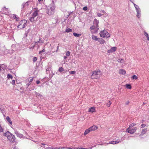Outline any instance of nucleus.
I'll return each mask as SVG.
<instances>
[{
	"label": "nucleus",
	"mask_w": 149,
	"mask_h": 149,
	"mask_svg": "<svg viewBox=\"0 0 149 149\" xmlns=\"http://www.w3.org/2000/svg\"><path fill=\"white\" fill-rule=\"evenodd\" d=\"M55 9V4H50L47 7V13L50 16L53 15L54 13Z\"/></svg>",
	"instance_id": "nucleus-1"
},
{
	"label": "nucleus",
	"mask_w": 149,
	"mask_h": 149,
	"mask_svg": "<svg viewBox=\"0 0 149 149\" xmlns=\"http://www.w3.org/2000/svg\"><path fill=\"white\" fill-rule=\"evenodd\" d=\"M39 11L36 10L34 11L33 13L32 17L30 18V20L31 22H33L35 21H37L38 17V13Z\"/></svg>",
	"instance_id": "nucleus-2"
},
{
	"label": "nucleus",
	"mask_w": 149,
	"mask_h": 149,
	"mask_svg": "<svg viewBox=\"0 0 149 149\" xmlns=\"http://www.w3.org/2000/svg\"><path fill=\"white\" fill-rule=\"evenodd\" d=\"M27 26V21L25 19L22 20L19 22L17 27L19 29L25 28Z\"/></svg>",
	"instance_id": "nucleus-3"
},
{
	"label": "nucleus",
	"mask_w": 149,
	"mask_h": 149,
	"mask_svg": "<svg viewBox=\"0 0 149 149\" xmlns=\"http://www.w3.org/2000/svg\"><path fill=\"white\" fill-rule=\"evenodd\" d=\"M100 36L102 38H108L110 37V34L105 30H104L100 32Z\"/></svg>",
	"instance_id": "nucleus-4"
},
{
	"label": "nucleus",
	"mask_w": 149,
	"mask_h": 149,
	"mask_svg": "<svg viewBox=\"0 0 149 149\" xmlns=\"http://www.w3.org/2000/svg\"><path fill=\"white\" fill-rule=\"evenodd\" d=\"M131 2L133 4L134 7L135 8L136 10L137 13L136 16L138 18H139L141 16V11L139 6L135 4L132 1Z\"/></svg>",
	"instance_id": "nucleus-5"
},
{
	"label": "nucleus",
	"mask_w": 149,
	"mask_h": 149,
	"mask_svg": "<svg viewBox=\"0 0 149 149\" xmlns=\"http://www.w3.org/2000/svg\"><path fill=\"white\" fill-rule=\"evenodd\" d=\"M137 129L136 127H132V128H128L126 130V132L130 134L134 133Z\"/></svg>",
	"instance_id": "nucleus-6"
},
{
	"label": "nucleus",
	"mask_w": 149,
	"mask_h": 149,
	"mask_svg": "<svg viewBox=\"0 0 149 149\" xmlns=\"http://www.w3.org/2000/svg\"><path fill=\"white\" fill-rule=\"evenodd\" d=\"M12 47L14 51L20 49H21L19 44H18L13 45L12 46Z\"/></svg>",
	"instance_id": "nucleus-7"
},
{
	"label": "nucleus",
	"mask_w": 149,
	"mask_h": 149,
	"mask_svg": "<svg viewBox=\"0 0 149 149\" xmlns=\"http://www.w3.org/2000/svg\"><path fill=\"white\" fill-rule=\"evenodd\" d=\"M33 78L29 77L26 79V83L27 87H28L31 84V82L33 80Z\"/></svg>",
	"instance_id": "nucleus-8"
},
{
	"label": "nucleus",
	"mask_w": 149,
	"mask_h": 149,
	"mask_svg": "<svg viewBox=\"0 0 149 149\" xmlns=\"http://www.w3.org/2000/svg\"><path fill=\"white\" fill-rule=\"evenodd\" d=\"M41 39L39 38V41L36 42H34V44L32 47H35V45H37L38 48L40 47V45H42V43H43V42L42 40H41Z\"/></svg>",
	"instance_id": "nucleus-9"
},
{
	"label": "nucleus",
	"mask_w": 149,
	"mask_h": 149,
	"mask_svg": "<svg viewBox=\"0 0 149 149\" xmlns=\"http://www.w3.org/2000/svg\"><path fill=\"white\" fill-rule=\"evenodd\" d=\"M6 67V65L4 64H0V74H4V70Z\"/></svg>",
	"instance_id": "nucleus-10"
},
{
	"label": "nucleus",
	"mask_w": 149,
	"mask_h": 149,
	"mask_svg": "<svg viewBox=\"0 0 149 149\" xmlns=\"http://www.w3.org/2000/svg\"><path fill=\"white\" fill-rule=\"evenodd\" d=\"M15 136L12 134L8 139L10 142L13 143L15 142Z\"/></svg>",
	"instance_id": "nucleus-11"
},
{
	"label": "nucleus",
	"mask_w": 149,
	"mask_h": 149,
	"mask_svg": "<svg viewBox=\"0 0 149 149\" xmlns=\"http://www.w3.org/2000/svg\"><path fill=\"white\" fill-rule=\"evenodd\" d=\"M15 134L17 137L20 138H22L23 137V135L22 134L19 133L17 130H15Z\"/></svg>",
	"instance_id": "nucleus-12"
},
{
	"label": "nucleus",
	"mask_w": 149,
	"mask_h": 149,
	"mask_svg": "<svg viewBox=\"0 0 149 149\" xmlns=\"http://www.w3.org/2000/svg\"><path fill=\"white\" fill-rule=\"evenodd\" d=\"M12 134L9 131H7L5 133H3V135L7 137L8 139V138L12 135Z\"/></svg>",
	"instance_id": "nucleus-13"
},
{
	"label": "nucleus",
	"mask_w": 149,
	"mask_h": 149,
	"mask_svg": "<svg viewBox=\"0 0 149 149\" xmlns=\"http://www.w3.org/2000/svg\"><path fill=\"white\" fill-rule=\"evenodd\" d=\"M147 131V128H146L142 129L140 134L139 135V136H143L144 134H145Z\"/></svg>",
	"instance_id": "nucleus-14"
},
{
	"label": "nucleus",
	"mask_w": 149,
	"mask_h": 149,
	"mask_svg": "<svg viewBox=\"0 0 149 149\" xmlns=\"http://www.w3.org/2000/svg\"><path fill=\"white\" fill-rule=\"evenodd\" d=\"M101 74V72H100V70H99L98 69L93 72V74Z\"/></svg>",
	"instance_id": "nucleus-15"
},
{
	"label": "nucleus",
	"mask_w": 149,
	"mask_h": 149,
	"mask_svg": "<svg viewBox=\"0 0 149 149\" xmlns=\"http://www.w3.org/2000/svg\"><path fill=\"white\" fill-rule=\"evenodd\" d=\"M99 23V21L97 20L96 19H94L93 21L94 26H97V27H98V24Z\"/></svg>",
	"instance_id": "nucleus-16"
},
{
	"label": "nucleus",
	"mask_w": 149,
	"mask_h": 149,
	"mask_svg": "<svg viewBox=\"0 0 149 149\" xmlns=\"http://www.w3.org/2000/svg\"><path fill=\"white\" fill-rule=\"evenodd\" d=\"M119 73L120 74H125L126 73V71L124 69H120L119 70Z\"/></svg>",
	"instance_id": "nucleus-17"
},
{
	"label": "nucleus",
	"mask_w": 149,
	"mask_h": 149,
	"mask_svg": "<svg viewBox=\"0 0 149 149\" xmlns=\"http://www.w3.org/2000/svg\"><path fill=\"white\" fill-rule=\"evenodd\" d=\"M91 131L96 130L97 128V126L94 125L89 128Z\"/></svg>",
	"instance_id": "nucleus-18"
},
{
	"label": "nucleus",
	"mask_w": 149,
	"mask_h": 149,
	"mask_svg": "<svg viewBox=\"0 0 149 149\" xmlns=\"http://www.w3.org/2000/svg\"><path fill=\"white\" fill-rule=\"evenodd\" d=\"M90 30H96L97 31L99 29V28L97 26H92L90 27Z\"/></svg>",
	"instance_id": "nucleus-19"
},
{
	"label": "nucleus",
	"mask_w": 149,
	"mask_h": 149,
	"mask_svg": "<svg viewBox=\"0 0 149 149\" xmlns=\"http://www.w3.org/2000/svg\"><path fill=\"white\" fill-rule=\"evenodd\" d=\"M95 108L94 107H93L89 109L88 112L93 113L95 112Z\"/></svg>",
	"instance_id": "nucleus-20"
},
{
	"label": "nucleus",
	"mask_w": 149,
	"mask_h": 149,
	"mask_svg": "<svg viewBox=\"0 0 149 149\" xmlns=\"http://www.w3.org/2000/svg\"><path fill=\"white\" fill-rule=\"evenodd\" d=\"M98 41L101 44H104L105 42L104 40L103 39L100 38H98Z\"/></svg>",
	"instance_id": "nucleus-21"
},
{
	"label": "nucleus",
	"mask_w": 149,
	"mask_h": 149,
	"mask_svg": "<svg viewBox=\"0 0 149 149\" xmlns=\"http://www.w3.org/2000/svg\"><path fill=\"white\" fill-rule=\"evenodd\" d=\"M11 17L12 18L16 19L17 21L18 20V17L15 15H11Z\"/></svg>",
	"instance_id": "nucleus-22"
},
{
	"label": "nucleus",
	"mask_w": 149,
	"mask_h": 149,
	"mask_svg": "<svg viewBox=\"0 0 149 149\" xmlns=\"http://www.w3.org/2000/svg\"><path fill=\"white\" fill-rule=\"evenodd\" d=\"M91 132V130H90V129L88 128V129H86L85 131L84 135L85 136L86 135H87L88 134L89 132Z\"/></svg>",
	"instance_id": "nucleus-23"
},
{
	"label": "nucleus",
	"mask_w": 149,
	"mask_h": 149,
	"mask_svg": "<svg viewBox=\"0 0 149 149\" xmlns=\"http://www.w3.org/2000/svg\"><path fill=\"white\" fill-rule=\"evenodd\" d=\"M143 33L145 36L147 38V40H149V35L145 31H144Z\"/></svg>",
	"instance_id": "nucleus-24"
},
{
	"label": "nucleus",
	"mask_w": 149,
	"mask_h": 149,
	"mask_svg": "<svg viewBox=\"0 0 149 149\" xmlns=\"http://www.w3.org/2000/svg\"><path fill=\"white\" fill-rule=\"evenodd\" d=\"M4 107L2 105L0 106V110L1 112L2 113H3L4 112Z\"/></svg>",
	"instance_id": "nucleus-25"
},
{
	"label": "nucleus",
	"mask_w": 149,
	"mask_h": 149,
	"mask_svg": "<svg viewBox=\"0 0 149 149\" xmlns=\"http://www.w3.org/2000/svg\"><path fill=\"white\" fill-rule=\"evenodd\" d=\"M6 120H7V121L10 124H12V122L11 120V119L9 116H7L6 117Z\"/></svg>",
	"instance_id": "nucleus-26"
},
{
	"label": "nucleus",
	"mask_w": 149,
	"mask_h": 149,
	"mask_svg": "<svg viewBox=\"0 0 149 149\" xmlns=\"http://www.w3.org/2000/svg\"><path fill=\"white\" fill-rule=\"evenodd\" d=\"M118 61L121 63H124L125 61L123 59L120 58L118 59Z\"/></svg>",
	"instance_id": "nucleus-27"
},
{
	"label": "nucleus",
	"mask_w": 149,
	"mask_h": 149,
	"mask_svg": "<svg viewBox=\"0 0 149 149\" xmlns=\"http://www.w3.org/2000/svg\"><path fill=\"white\" fill-rule=\"evenodd\" d=\"M51 70L50 68H48L46 69V73L47 74H52V72L50 71V70Z\"/></svg>",
	"instance_id": "nucleus-28"
},
{
	"label": "nucleus",
	"mask_w": 149,
	"mask_h": 149,
	"mask_svg": "<svg viewBox=\"0 0 149 149\" xmlns=\"http://www.w3.org/2000/svg\"><path fill=\"white\" fill-rule=\"evenodd\" d=\"M73 35L74 36L76 37H78L81 36V34H78L76 33H73Z\"/></svg>",
	"instance_id": "nucleus-29"
},
{
	"label": "nucleus",
	"mask_w": 149,
	"mask_h": 149,
	"mask_svg": "<svg viewBox=\"0 0 149 149\" xmlns=\"http://www.w3.org/2000/svg\"><path fill=\"white\" fill-rule=\"evenodd\" d=\"M92 38L93 40H98V38H97L96 36H95L94 35H92Z\"/></svg>",
	"instance_id": "nucleus-30"
},
{
	"label": "nucleus",
	"mask_w": 149,
	"mask_h": 149,
	"mask_svg": "<svg viewBox=\"0 0 149 149\" xmlns=\"http://www.w3.org/2000/svg\"><path fill=\"white\" fill-rule=\"evenodd\" d=\"M127 88L131 89L132 87L130 84H127L125 85Z\"/></svg>",
	"instance_id": "nucleus-31"
},
{
	"label": "nucleus",
	"mask_w": 149,
	"mask_h": 149,
	"mask_svg": "<svg viewBox=\"0 0 149 149\" xmlns=\"http://www.w3.org/2000/svg\"><path fill=\"white\" fill-rule=\"evenodd\" d=\"M34 44V42H33L31 44V45L29 47V48L30 49H33L34 48V47H32V46H33V45Z\"/></svg>",
	"instance_id": "nucleus-32"
},
{
	"label": "nucleus",
	"mask_w": 149,
	"mask_h": 149,
	"mask_svg": "<svg viewBox=\"0 0 149 149\" xmlns=\"http://www.w3.org/2000/svg\"><path fill=\"white\" fill-rule=\"evenodd\" d=\"M111 49L112 52H113L116 51V47H112L111 48Z\"/></svg>",
	"instance_id": "nucleus-33"
},
{
	"label": "nucleus",
	"mask_w": 149,
	"mask_h": 149,
	"mask_svg": "<svg viewBox=\"0 0 149 149\" xmlns=\"http://www.w3.org/2000/svg\"><path fill=\"white\" fill-rule=\"evenodd\" d=\"M3 128L0 125V133L3 132Z\"/></svg>",
	"instance_id": "nucleus-34"
},
{
	"label": "nucleus",
	"mask_w": 149,
	"mask_h": 149,
	"mask_svg": "<svg viewBox=\"0 0 149 149\" xmlns=\"http://www.w3.org/2000/svg\"><path fill=\"white\" fill-rule=\"evenodd\" d=\"M72 31V29H71L68 28L66 29L65 30V32L67 33H69Z\"/></svg>",
	"instance_id": "nucleus-35"
},
{
	"label": "nucleus",
	"mask_w": 149,
	"mask_h": 149,
	"mask_svg": "<svg viewBox=\"0 0 149 149\" xmlns=\"http://www.w3.org/2000/svg\"><path fill=\"white\" fill-rule=\"evenodd\" d=\"M141 128H144L146 127H148V125H146L144 124H142L141 125Z\"/></svg>",
	"instance_id": "nucleus-36"
},
{
	"label": "nucleus",
	"mask_w": 149,
	"mask_h": 149,
	"mask_svg": "<svg viewBox=\"0 0 149 149\" xmlns=\"http://www.w3.org/2000/svg\"><path fill=\"white\" fill-rule=\"evenodd\" d=\"M109 144H115L116 143L115 142V141H110L109 143H107V145Z\"/></svg>",
	"instance_id": "nucleus-37"
},
{
	"label": "nucleus",
	"mask_w": 149,
	"mask_h": 149,
	"mask_svg": "<svg viewBox=\"0 0 149 149\" xmlns=\"http://www.w3.org/2000/svg\"><path fill=\"white\" fill-rule=\"evenodd\" d=\"M132 79H136L138 77L136 75H133L131 77Z\"/></svg>",
	"instance_id": "nucleus-38"
},
{
	"label": "nucleus",
	"mask_w": 149,
	"mask_h": 149,
	"mask_svg": "<svg viewBox=\"0 0 149 149\" xmlns=\"http://www.w3.org/2000/svg\"><path fill=\"white\" fill-rule=\"evenodd\" d=\"M111 104V102L110 101H108V103H107V107H109Z\"/></svg>",
	"instance_id": "nucleus-39"
},
{
	"label": "nucleus",
	"mask_w": 149,
	"mask_h": 149,
	"mask_svg": "<svg viewBox=\"0 0 149 149\" xmlns=\"http://www.w3.org/2000/svg\"><path fill=\"white\" fill-rule=\"evenodd\" d=\"M44 148H48V149H57V148H54L53 147H46L45 146Z\"/></svg>",
	"instance_id": "nucleus-40"
},
{
	"label": "nucleus",
	"mask_w": 149,
	"mask_h": 149,
	"mask_svg": "<svg viewBox=\"0 0 149 149\" xmlns=\"http://www.w3.org/2000/svg\"><path fill=\"white\" fill-rule=\"evenodd\" d=\"M92 34H94L95 33H96L97 31H96V30H90Z\"/></svg>",
	"instance_id": "nucleus-41"
},
{
	"label": "nucleus",
	"mask_w": 149,
	"mask_h": 149,
	"mask_svg": "<svg viewBox=\"0 0 149 149\" xmlns=\"http://www.w3.org/2000/svg\"><path fill=\"white\" fill-rule=\"evenodd\" d=\"M70 52L69 51L66 52V55L67 56H70Z\"/></svg>",
	"instance_id": "nucleus-42"
},
{
	"label": "nucleus",
	"mask_w": 149,
	"mask_h": 149,
	"mask_svg": "<svg viewBox=\"0 0 149 149\" xmlns=\"http://www.w3.org/2000/svg\"><path fill=\"white\" fill-rule=\"evenodd\" d=\"M63 70H63V68L62 67L58 69V71L60 72H62Z\"/></svg>",
	"instance_id": "nucleus-43"
},
{
	"label": "nucleus",
	"mask_w": 149,
	"mask_h": 149,
	"mask_svg": "<svg viewBox=\"0 0 149 149\" xmlns=\"http://www.w3.org/2000/svg\"><path fill=\"white\" fill-rule=\"evenodd\" d=\"M69 73L71 74H74L76 73V72L74 71H73L69 72Z\"/></svg>",
	"instance_id": "nucleus-44"
},
{
	"label": "nucleus",
	"mask_w": 149,
	"mask_h": 149,
	"mask_svg": "<svg viewBox=\"0 0 149 149\" xmlns=\"http://www.w3.org/2000/svg\"><path fill=\"white\" fill-rule=\"evenodd\" d=\"M97 15L99 17H101L103 15H102V14L101 13H97Z\"/></svg>",
	"instance_id": "nucleus-45"
},
{
	"label": "nucleus",
	"mask_w": 149,
	"mask_h": 149,
	"mask_svg": "<svg viewBox=\"0 0 149 149\" xmlns=\"http://www.w3.org/2000/svg\"><path fill=\"white\" fill-rule=\"evenodd\" d=\"M7 78L8 79L11 78L12 79L13 78V77L12 75H7Z\"/></svg>",
	"instance_id": "nucleus-46"
},
{
	"label": "nucleus",
	"mask_w": 149,
	"mask_h": 149,
	"mask_svg": "<svg viewBox=\"0 0 149 149\" xmlns=\"http://www.w3.org/2000/svg\"><path fill=\"white\" fill-rule=\"evenodd\" d=\"M37 59L36 57H34L33 59V61L34 62H35L37 60Z\"/></svg>",
	"instance_id": "nucleus-47"
},
{
	"label": "nucleus",
	"mask_w": 149,
	"mask_h": 149,
	"mask_svg": "<svg viewBox=\"0 0 149 149\" xmlns=\"http://www.w3.org/2000/svg\"><path fill=\"white\" fill-rule=\"evenodd\" d=\"M45 52V49H43L42 50L40 51L39 52V54H41L42 53V52Z\"/></svg>",
	"instance_id": "nucleus-48"
},
{
	"label": "nucleus",
	"mask_w": 149,
	"mask_h": 149,
	"mask_svg": "<svg viewBox=\"0 0 149 149\" xmlns=\"http://www.w3.org/2000/svg\"><path fill=\"white\" fill-rule=\"evenodd\" d=\"M100 13H101L102 15H104L105 13V12L103 10H102L100 11Z\"/></svg>",
	"instance_id": "nucleus-49"
},
{
	"label": "nucleus",
	"mask_w": 149,
	"mask_h": 149,
	"mask_svg": "<svg viewBox=\"0 0 149 149\" xmlns=\"http://www.w3.org/2000/svg\"><path fill=\"white\" fill-rule=\"evenodd\" d=\"M88 9V8L86 6H85L83 8V10H84L86 11Z\"/></svg>",
	"instance_id": "nucleus-50"
},
{
	"label": "nucleus",
	"mask_w": 149,
	"mask_h": 149,
	"mask_svg": "<svg viewBox=\"0 0 149 149\" xmlns=\"http://www.w3.org/2000/svg\"><path fill=\"white\" fill-rule=\"evenodd\" d=\"M15 80H12V82H11V83L13 85H14L15 84Z\"/></svg>",
	"instance_id": "nucleus-51"
},
{
	"label": "nucleus",
	"mask_w": 149,
	"mask_h": 149,
	"mask_svg": "<svg viewBox=\"0 0 149 149\" xmlns=\"http://www.w3.org/2000/svg\"><path fill=\"white\" fill-rule=\"evenodd\" d=\"M134 124H131L130 126H129V127L128 128H132V127L134 126Z\"/></svg>",
	"instance_id": "nucleus-52"
},
{
	"label": "nucleus",
	"mask_w": 149,
	"mask_h": 149,
	"mask_svg": "<svg viewBox=\"0 0 149 149\" xmlns=\"http://www.w3.org/2000/svg\"><path fill=\"white\" fill-rule=\"evenodd\" d=\"M121 141H120V140H117V141H115V143H116V144L118 143H119Z\"/></svg>",
	"instance_id": "nucleus-53"
},
{
	"label": "nucleus",
	"mask_w": 149,
	"mask_h": 149,
	"mask_svg": "<svg viewBox=\"0 0 149 149\" xmlns=\"http://www.w3.org/2000/svg\"><path fill=\"white\" fill-rule=\"evenodd\" d=\"M66 148L69 149H77V148H74L73 147L72 148H70V147H66Z\"/></svg>",
	"instance_id": "nucleus-54"
},
{
	"label": "nucleus",
	"mask_w": 149,
	"mask_h": 149,
	"mask_svg": "<svg viewBox=\"0 0 149 149\" xmlns=\"http://www.w3.org/2000/svg\"><path fill=\"white\" fill-rule=\"evenodd\" d=\"M107 52L109 53H111V52H113L112 50H111V49H109L108 50Z\"/></svg>",
	"instance_id": "nucleus-55"
},
{
	"label": "nucleus",
	"mask_w": 149,
	"mask_h": 149,
	"mask_svg": "<svg viewBox=\"0 0 149 149\" xmlns=\"http://www.w3.org/2000/svg\"><path fill=\"white\" fill-rule=\"evenodd\" d=\"M44 1V0H38V1L40 3H42Z\"/></svg>",
	"instance_id": "nucleus-56"
},
{
	"label": "nucleus",
	"mask_w": 149,
	"mask_h": 149,
	"mask_svg": "<svg viewBox=\"0 0 149 149\" xmlns=\"http://www.w3.org/2000/svg\"><path fill=\"white\" fill-rule=\"evenodd\" d=\"M57 149H63V148H66V147H57Z\"/></svg>",
	"instance_id": "nucleus-57"
},
{
	"label": "nucleus",
	"mask_w": 149,
	"mask_h": 149,
	"mask_svg": "<svg viewBox=\"0 0 149 149\" xmlns=\"http://www.w3.org/2000/svg\"><path fill=\"white\" fill-rule=\"evenodd\" d=\"M40 83V81L39 80H37L36 81V83L37 84H39Z\"/></svg>",
	"instance_id": "nucleus-58"
},
{
	"label": "nucleus",
	"mask_w": 149,
	"mask_h": 149,
	"mask_svg": "<svg viewBox=\"0 0 149 149\" xmlns=\"http://www.w3.org/2000/svg\"><path fill=\"white\" fill-rule=\"evenodd\" d=\"M77 149H88V148H77Z\"/></svg>",
	"instance_id": "nucleus-59"
},
{
	"label": "nucleus",
	"mask_w": 149,
	"mask_h": 149,
	"mask_svg": "<svg viewBox=\"0 0 149 149\" xmlns=\"http://www.w3.org/2000/svg\"><path fill=\"white\" fill-rule=\"evenodd\" d=\"M129 101H127L125 102V104L126 105H127L129 104Z\"/></svg>",
	"instance_id": "nucleus-60"
},
{
	"label": "nucleus",
	"mask_w": 149,
	"mask_h": 149,
	"mask_svg": "<svg viewBox=\"0 0 149 149\" xmlns=\"http://www.w3.org/2000/svg\"><path fill=\"white\" fill-rule=\"evenodd\" d=\"M95 75H91V78L92 79H93L94 78L93 76Z\"/></svg>",
	"instance_id": "nucleus-61"
},
{
	"label": "nucleus",
	"mask_w": 149,
	"mask_h": 149,
	"mask_svg": "<svg viewBox=\"0 0 149 149\" xmlns=\"http://www.w3.org/2000/svg\"><path fill=\"white\" fill-rule=\"evenodd\" d=\"M52 3L51 4H54V1L53 0H52Z\"/></svg>",
	"instance_id": "nucleus-62"
},
{
	"label": "nucleus",
	"mask_w": 149,
	"mask_h": 149,
	"mask_svg": "<svg viewBox=\"0 0 149 149\" xmlns=\"http://www.w3.org/2000/svg\"><path fill=\"white\" fill-rule=\"evenodd\" d=\"M125 137H123L122 139H121L122 140V141H123V140L124 139H125Z\"/></svg>",
	"instance_id": "nucleus-63"
},
{
	"label": "nucleus",
	"mask_w": 149,
	"mask_h": 149,
	"mask_svg": "<svg viewBox=\"0 0 149 149\" xmlns=\"http://www.w3.org/2000/svg\"><path fill=\"white\" fill-rule=\"evenodd\" d=\"M14 149H19L18 148L15 147L14 148Z\"/></svg>",
	"instance_id": "nucleus-64"
}]
</instances>
